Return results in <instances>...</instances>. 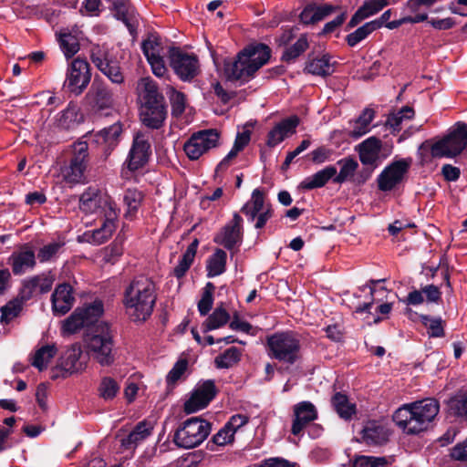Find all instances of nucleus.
Returning a JSON list of instances; mask_svg holds the SVG:
<instances>
[{
    "label": "nucleus",
    "mask_w": 467,
    "mask_h": 467,
    "mask_svg": "<svg viewBox=\"0 0 467 467\" xmlns=\"http://www.w3.org/2000/svg\"><path fill=\"white\" fill-rule=\"evenodd\" d=\"M337 164L340 167L339 172L334 176L335 183L342 184L346 182H352L355 178L358 162L353 157H345L337 161Z\"/></svg>",
    "instance_id": "e433bc0d"
},
{
    "label": "nucleus",
    "mask_w": 467,
    "mask_h": 467,
    "mask_svg": "<svg viewBox=\"0 0 467 467\" xmlns=\"http://www.w3.org/2000/svg\"><path fill=\"white\" fill-rule=\"evenodd\" d=\"M156 300L154 282L145 275H139L125 287L122 304L133 321L144 322L151 316Z\"/></svg>",
    "instance_id": "f03ea898"
},
{
    "label": "nucleus",
    "mask_w": 467,
    "mask_h": 467,
    "mask_svg": "<svg viewBox=\"0 0 467 467\" xmlns=\"http://www.w3.org/2000/svg\"><path fill=\"white\" fill-rule=\"evenodd\" d=\"M170 66L182 81H191L200 73V63L196 55L189 54L179 47L169 50Z\"/></svg>",
    "instance_id": "f8f14e48"
},
{
    "label": "nucleus",
    "mask_w": 467,
    "mask_h": 467,
    "mask_svg": "<svg viewBox=\"0 0 467 467\" xmlns=\"http://www.w3.org/2000/svg\"><path fill=\"white\" fill-rule=\"evenodd\" d=\"M215 383L208 379L199 385L184 403V411L188 414L204 409L216 396Z\"/></svg>",
    "instance_id": "6ab92c4d"
},
{
    "label": "nucleus",
    "mask_w": 467,
    "mask_h": 467,
    "mask_svg": "<svg viewBox=\"0 0 467 467\" xmlns=\"http://www.w3.org/2000/svg\"><path fill=\"white\" fill-rule=\"evenodd\" d=\"M64 245L63 243L53 242L44 245L39 249L37 253V258L41 263H46L50 261L53 257L57 255L61 247Z\"/></svg>",
    "instance_id": "e2e57ef3"
},
{
    "label": "nucleus",
    "mask_w": 467,
    "mask_h": 467,
    "mask_svg": "<svg viewBox=\"0 0 467 467\" xmlns=\"http://www.w3.org/2000/svg\"><path fill=\"white\" fill-rule=\"evenodd\" d=\"M234 434L226 425H224L216 434L212 438V442L218 446H224L234 441Z\"/></svg>",
    "instance_id": "69168bd1"
},
{
    "label": "nucleus",
    "mask_w": 467,
    "mask_h": 467,
    "mask_svg": "<svg viewBox=\"0 0 467 467\" xmlns=\"http://www.w3.org/2000/svg\"><path fill=\"white\" fill-rule=\"evenodd\" d=\"M422 324L428 329V335L431 337H442L444 336V327L441 317H431L422 315L420 317Z\"/></svg>",
    "instance_id": "13d9d810"
},
{
    "label": "nucleus",
    "mask_w": 467,
    "mask_h": 467,
    "mask_svg": "<svg viewBox=\"0 0 467 467\" xmlns=\"http://www.w3.org/2000/svg\"><path fill=\"white\" fill-rule=\"evenodd\" d=\"M313 9H314V22L316 24L319 21H322L327 16H330L337 9V7L332 5H329V4H325V5H320L313 4Z\"/></svg>",
    "instance_id": "774afa93"
},
{
    "label": "nucleus",
    "mask_w": 467,
    "mask_h": 467,
    "mask_svg": "<svg viewBox=\"0 0 467 467\" xmlns=\"http://www.w3.org/2000/svg\"><path fill=\"white\" fill-rule=\"evenodd\" d=\"M84 121L83 114L78 105L69 103L67 107L57 114L55 126L60 130H72Z\"/></svg>",
    "instance_id": "7c9ffc66"
},
{
    "label": "nucleus",
    "mask_w": 467,
    "mask_h": 467,
    "mask_svg": "<svg viewBox=\"0 0 467 467\" xmlns=\"http://www.w3.org/2000/svg\"><path fill=\"white\" fill-rule=\"evenodd\" d=\"M410 163L405 160L393 161L388 165L378 176V187L380 191L393 190L403 180L408 171Z\"/></svg>",
    "instance_id": "aec40b11"
},
{
    "label": "nucleus",
    "mask_w": 467,
    "mask_h": 467,
    "mask_svg": "<svg viewBox=\"0 0 467 467\" xmlns=\"http://www.w3.org/2000/svg\"><path fill=\"white\" fill-rule=\"evenodd\" d=\"M414 114V109L411 107L405 106L399 111L389 114L387 118L386 125L389 126L393 132L400 131L402 122L413 119Z\"/></svg>",
    "instance_id": "a18cd8bd"
},
{
    "label": "nucleus",
    "mask_w": 467,
    "mask_h": 467,
    "mask_svg": "<svg viewBox=\"0 0 467 467\" xmlns=\"http://www.w3.org/2000/svg\"><path fill=\"white\" fill-rule=\"evenodd\" d=\"M389 431L379 420H368L361 431V438L368 445L380 446L387 442Z\"/></svg>",
    "instance_id": "a878e982"
},
{
    "label": "nucleus",
    "mask_w": 467,
    "mask_h": 467,
    "mask_svg": "<svg viewBox=\"0 0 467 467\" xmlns=\"http://www.w3.org/2000/svg\"><path fill=\"white\" fill-rule=\"evenodd\" d=\"M57 348L55 345H46L38 348L32 358V366L36 368L39 371L47 368L49 361L56 356Z\"/></svg>",
    "instance_id": "37998d69"
},
{
    "label": "nucleus",
    "mask_w": 467,
    "mask_h": 467,
    "mask_svg": "<svg viewBox=\"0 0 467 467\" xmlns=\"http://www.w3.org/2000/svg\"><path fill=\"white\" fill-rule=\"evenodd\" d=\"M150 155L151 146L149 135L142 132L135 134L126 160L128 169L131 171H138L148 162Z\"/></svg>",
    "instance_id": "dca6fc26"
},
{
    "label": "nucleus",
    "mask_w": 467,
    "mask_h": 467,
    "mask_svg": "<svg viewBox=\"0 0 467 467\" xmlns=\"http://www.w3.org/2000/svg\"><path fill=\"white\" fill-rule=\"evenodd\" d=\"M241 350L236 347H231L214 358L217 368H229L237 364L241 358Z\"/></svg>",
    "instance_id": "49530a36"
},
{
    "label": "nucleus",
    "mask_w": 467,
    "mask_h": 467,
    "mask_svg": "<svg viewBox=\"0 0 467 467\" xmlns=\"http://www.w3.org/2000/svg\"><path fill=\"white\" fill-rule=\"evenodd\" d=\"M230 314L223 306H217L202 325L203 333L220 328L230 321Z\"/></svg>",
    "instance_id": "a19ab883"
},
{
    "label": "nucleus",
    "mask_w": 467,
    "mask_h": 467,
    "mask_svg": "<svg viewBox=\"0 0 467 467\" xmlns=\"http://www.w3.org/2000/svg\"><path fill=\"white\" fill-rule=\"evenodd\" d=\"M382 141L371 136L355 147L358 158L363 166L378 168L383 158H381Z\"/></svg>",
    "instance_id": "412c9836"
},
{
    "label": "nucleus",
    "mask_w": 467,
    "mask_h": 467,
    "mask_svg": "<svg viewBox=\"0 0 467 467\" xmlns=\"http://www.w3.org/2000/svg\"><path fill=\"white\" fill-rule=\"evenodd\" d=\"M59 44L67 58L73 57L79 50L78 38L70 33H61L59 36Z\"/></svg>",
    "instance_id": "6e6d98bb"
},
{
    "label": "nucleus",
    "mask_w": 467,
    "mask_h": 467,
    "mask_svg": "<svg viewBox=\"0 0 467 467\" xmlns=\"http://www.w3.org/2000/svg\"><path fill=\"white\" fill-rule=\"evenodd\" d=\"M90 58L94 65L113 83L123 81L119 63L109 57V53L104 47L96 46L91 48Z\"/></svg>",
    "instance_id": "f3484780"
},
{
    "label": "nucleus",
    "mask_w": 467,
    "mask_h": 467,
    "mask_svg": "<svg viewBox=\"0 0 467 467\" xmlns=\"http://www.w3.org/2000/svg\"><path fill=\"white\" fill-rule=\"evenodd\" d=\"M14 275H20L36 265V255L32 249L25 247L18 252H14L9 257Z\"/></svg>",
    "instance_id": "c756f323"
},
{
    "label": "nucleus",
    "mask_w": 467,
    "mask_h": 467,
    "mask_svg": "<svg viewBox=\"0 0 467 467\" xmlns=\"http://www.w3.org/2000/svg\"><path fill=\"white\" fill-rule=\"evenodd\" d=\"M54 281L55 277L50 273H43L24 280L19 294L21 300L27 301L36 294H46L49 292Z\"/></svg>",
    "instance_id": "4be33fe9"
},
{
    "label": "nucleus",
    "mask_w": 467,
    "mask_h": 467,
    "mask_svg": "<svg viewBox=\"0 0 467 467\" xmlns=\"http://www.w3.org/2000/svg\"><path fill=\"white\" fill-rule=\"evenodd\" d=\"M439 411V401L427 398L403 404L394 412L393 420L404 433L417 435L431 427Z\"/></svg>",
    "instance_id": "7ed1b4c3"
},
{
    "label": "nucleus",
    "mask_w": 467,
    "mask_h": 467,
    "mask_svg": "<svg viewBox=\"0 0 467 467\" xmlns=\"http://www.w3.org/2000/svg\"><path fill=\"white\" fill-rule=\"evenodd\" d=\"M215 285L208 282L202 291V298L198 302V311L201 316H206L213 307V292Z\"/></svg>",
    "instance_id": "4d7b16f0"
},
{
    "label": "nucleus",
    "mask_w": 467,
    "mask_h": 467,
    "mask_svg": "<svg viewBox=\"0 0 467 467\" xmlns=\"http://www.w3.org/2000/svg\"><path fill=\"white\" fill-rule=\"evenodd\" d=\"M337 174V168L333 165L325 167L316 173L305 178L300 187L304 190H313L325 186L330 179H334Z\"/></svg>",
    "instance_id": "2f4dec72"
},
{
    "label": "nucleus",
    "mask_w": 467,
    "mask_h": 467,
    "mask_svg": "<svg viewBox=\"0 0 467 467\" xmlns=\"http://www.w3.org/2000/svg\"><path fill=\"white\" fill-rule=\"evenodd\" d=\"M172 116H181L185 110L186 98L182 92L172 90L170 95Z\"/></svg>",
    "instance_id": "680f3d73"
},
{
    "label": "nucleus",
    "mask_w": 467,
    "mask_h": 467,
    "mask_svg": "<svg viewBox=\"0 0 467 467\" xmlns=\"http://www.w3.org/2000/svg\"><path fill=\"white\" fill-rule=\"evenodd\" d=\"M111 10L114 16L124 23L130 35L134 36L139 25L138 14L126 0H113Z\"/></svg>",
    "instance_id": "c85d7f7f"
},
{
    "label": "nucleus",
    "mask_w": 467,
    "mask_h": 467,
    "mask_svg": "<svg viewBox=\"0 0 467 467\" xmlns=\"http://www.w3.org/2000/svg\"><path fill=\"white\" fill-rule=\"evenodd\" d=\"M153 430L150 421L142 420L139 422L130 433L122 440V445L126 448L135 447L146 440Z\"/></svg>",
    "instance_id": "4c0bfd02"
},
{
    "label": "nucleus",
    "mask_w": 467,
    "mask_h": 467,
    "mask_svg": "<svg viewBox=\"0 0 467 467\" xmlns=\"http://www.w3.org/2000/svg\"><path fill=\"white\" fill-rule=\"evenodd\" d=\"M141 50L146 58L161 57L163 53L161 38L157 34H150L141 43Z\"/></svg>",
    "instance_id": "09e8293b"
},
{
    "label": "nucleus",
    "mask_w": 467,
    "mask_h": 467,
    "mask_svg": "<svg viewBox=\"0 0 467 467\" xmlns=\"http://www.w3.org/2000/svg\"><path fill=\"white\" fill-rule=\"evenodd\" d=\"M79 209L87 214L99 213L104 216L99 228L85 234L87 241L95 245L108 241L116 230L119 213V209L112 198L99 188L90 186L80 195Z\"/></svg>",
    "instance_id": "f257e3e1"
},
{
    "label": "nucleus",
    "mask_w": 467,
    "mask_h": 467,
    "mask_svg": "<svg viewBox=\"0 0 467 467\" xmlns=\"http://www.w3.org/2000/svg\"><path fill=\"white\" fill-rule=\"evenodd\" d=\"M188 367L186 359H179L170 370L166 377V381L169 385L175 383L185 373Z\"/></svg>",
    "instance_id": "0e129e2a"
},
{
    "label": "nucleus",
    "mask_w": 467,
    "mask_h": 467,
    "mask_svg": "<svg viewBox=\"0 0 467 467\" xmlns=\"http://www.w3.org/2000/svg\"><path fill=\"white\" fill-rule=\"evenodd\" d=\"M71 148V156L68 162L61 167L60 175L69 186L85 184L88 182L86 171L89 163L88 144L78 140Z\"/></svg>",
    "instance_id": "6e6552de"
},
{
    "label": "nucleus",
    "mask_w": 467,
    "mask_h": 467,
    "mask_svg": "<svg viewBox=\"0 0 467 467\" xmlns=\"http://www.w3.org/2000/svg\"><path fill=\"white\" fill-rule=\"evenodd\" d=\"M22 310V301L14 299L1 307V323L8 324L16 318Z\"/></svg>",
    "instance_id": "052dcab7"
},
{
    "label": "nucleus",
    "mask_w": 467,
    "mask_h": 467,
    "mask_svg": "<svg viewBox=\"0 0 467 467\" xmlns=\"http://www.w3.org/2000/svg\"><path fill=\"white\" fill-rule=\"evenodd\" d=\"M85 99L90 109L95 112L111 109L115 102L113 91L107 85L97 82L96 80L92 83L89 90L86 94Z\"/></svg>",
    "instance_id": "a211bd4d"
},
{
    "label": "nucleus",
    "mask_w": 467,
    "mask_h": 467,
    "mask_svg": "<svg viewBox=\"0 0 467 467\" xmlns=\"http://www.w3.org/2000/svg\"><path fill=\"white\" fill-rule=\"evenodd\" d=\"M299 123L300 119L296 115L282 119L267 133L266 145L269 148H275L286 138L295 134Z\"/></svg>",
    "instance_id": "5701e85b"
},
{
    "label": "nucleus",
    "mask_w": 467,
    "mask_h": 467,
    "mask_svg": "<svg viewBox=\"0 0 467 467\" xmlns=\"http://www.w3.org/2000/svg\"><path fill=\"white\" fill-rule=\"evenodd\" d=\"M91 79L89 64L87 60L77 57L67 67L64 87L75 95H80Z\"/></svg>",
    "instance_id": "ddd939ff"
},
{
    "label": "nucleus",
    "mask_w": 467,
    "mask_h": 467,
    "mask_svg": "<svg viewBox=\"0 0 467 467\" xmlns=\"http://www.w3.org/2000/svg\"><path fill=\"white\" fill-rule=\"evenodd\" d=\"M376 112L370 108H366L360 115L351 121L352 130L348 135L355 140L361 138L368 133L371 130V122L375 119Z\"/></svg>",
    "instance_id": "473e14b6"
},
{
    "label": "nucleus",
    "mask_w": 467,
    "mask_h": 467,
    "mask_svg": "<svg viewBox=\"0 0 467 467\" xmlns=\"http://www.w3.org/2000/svg\"><path fill=\"white\" fill-rule=\"evenodd\" d=\"M291 432L297 436L312 421L317 419L316 406L310 401H301L294 406Z\"/></svg>",
    "instance_id": "b1692460"
},
{
    "label": "nucleus",
    "mask_w": 467,
    "mask_h": 467,
    "mask_svg": "<svg viewBox=\"0 0 467 467\" xmlns=\"http://www.w3.org/2000/svg\"><path fill=\"white\" fill-rule=\"evenodd\" d=\"M78 310L81 311V316H83V319L88 326L89 324L97 321L102 316L104 312V305L101 300L96 299L89 304H84L82 306L78 307Z\"/></svg>",
    "instance_id": "c03bdc74"
},
{
    "label": "nucleus",
    "mask_w": 467,
    "mask_h": 467,
    "mask_svg": "<svg viewBox=\"0 0 467 467\" xmlns=\"http://www.w3.org/2000/svg\"><path fill=\"white\" fill-rule=\"evenodd\" d=\"M376 31L370 22L365 23L358 27L352 33L347 35L346 41L350 47H356L361 41L365 40L371 33Z\"/></svg>",
    "instance_id": "5fc2aeb1"
},
{
    "label": "nucleus",
    "mask_w": 467,
    "mask_h": 467,
    "mask_svg": "<svg viewBox=\"0 0 467 467\" xmlns=\"http://www.w3.org/2000/svg\"><path fill=\"white\" fill-rule=\"evenodd\" d=\"M122 133V126L119 122H116L107 128H104L98 133V137L101 138L109 147H115Z\"/></svg>",
    "instance_id": "864d4df0"
},
{
    "label": "nucleus",
    "mask_w": 467,
    "mask_h": 467,
    "mask_svg": "<svg viewBox=\"0 0 467 467\" xmlns=\"http://www.w3.org/2000/svg\"><path fill=\"white\" fill-rule=\"evenodd\" d=\"M389 463L386 457L359 455L354 459L353 467H388Z\"/></svg>",
    "instance_id": "bf43d9fd"
},
{
    "label": "nucleus",
    "mask_w": 467,
    "mask_h": 467,
    "mask_svg": "<svg viewBox=\"0 0 467 467\" xmlns=\"http://www.w3.org/2000/svg\"><path fill=\"white\" fill-rule=\"evenodd\" d=\"M98 391L104 400H111L119 393V385L113 378L104 377L100 380Z\"/></svg>",
    "instance_id": "3c124183"
},
{
    "label": "nucleus",
    "mask_w": 467,
    "mask_h": 467,
    "mask_svg": "<svg viewBox=\"0 0 467 467\" xmlns=\"http://www.w3.org/2000/svg\"><path fill=\"white\" fill-rule=\"evenodd\" d=\"M226 252L217 248L207 260V276L212 278L223 274L226 270Z\"/></svg>",
    "instance_id": "ea45409f"
},
{
    "label": "nucleus",
    "mask_w": 467,
    "mask_h": 467,
    "mask_svg": "<svg viewBox=\"0 0 467 467\" xmlns=\"http://www.w3.org/2000/svg\"><path fill=\"white\" fill-rule=\"evenodd\" d=\"M243 222L242 216L238 213H234L233 219L214 236L213 242L229 251L238 248L242 244L244 237Z\"/></svg>",
    "instance_id": "2eb2a0df"
},
{
    "label": "nucleus",
    "mask_w": 467,
    "mask_h": 467,
    "mask_svg": "<svg viewBox=\"0 0 467 467\" xmlns=\"http://www.w3.org/2000/svg\"><path fill=\"white\" fill-rule=\"evenodd\" d=\"M143 194L135 188H129L123 194V204L126 208L124 217L128 220H133L142 203Z\"/></svg>",
    "instance_id": "c9c22d12"
},
{
    "label": "nucleus",
    "mask_w": 467,
    "mask_h": 467,
    "mask_svg": "<svg viewBox=\"0 0 467 467\" xmlns=\"http://www.w3.org/2000/svg\"><path fill=\"white\" fill-rule=\"evenodd\" d=\"M333 150L325 146L317 148L311 152V160L314 163L321 164L331 160Z\"/></svg>",
    "instance_id": "338daca9"
},
{
    "label": "nucleus",
    "mask_w": 467,
    "mask_h": 467,
    "mask_svg": "<svg viewBox=\"0 0 467 467\" xmlns=\"http://www.w3.org/2000/svg\"><path fill=\"white\" fill-rule=\"evenodd\" d=\"M137 90L142 123L150 129L161 128L167 117V108L157 83L150 78H142L138 82Z\"/></svg>",
    "instance_id": "39448f33"
},
{
    "label": "nucleus",
    "mask_w": 467,
    "mask_h": 467,
    "mask_svg": "<svg viewBox=\"0 0 467 467\" xmlns=\"http://www.w3.org/2000/svg\"><path fill=\"white\" fill-rule=\"evenodd\" d=\"M334 62L328 55L309 58L305 71L315 76L327 77L334 72Z\"/></svg>",
    "instance_id": "f704fd0d"
},
{
    "label": "nucleus",
    "mask_w": 467,
    "mask_h": 467,
    "mask_svg": "<svg viewBox=\"0 0 467 467\" xmlns=\"http://www.w3.org/2000/svg\"><path fill=\"white\" fill-rule=\"evenodd\" d=\"M271 50L265 44L250 46L241 51L235 59H225L223 70L230 81L247 82L270 58Z\"/></svg>",
    "instance_id": "20e7f679"
},
{
    "label": "nucleus",
    "mask_w": 467,
    "mask_h": 467,
    "mask_svg": "<svg viewBox=\"0 0 467 467\" xmlns=\"http://www.w3.org/2000/svg\"><path fill=\"white\" fill-rule=\"evenodd\" d=\"M308 47V40L306 35H301L295 44L285 48L282 55V60L292 62L302 55Z\"/></svg>",
    "instance_id": "8fccbe9b"
},
{
    "label": "nucleus",
    "mask_w": 467,
    "mask_h": 467,
    "mask_svg": "<svg viewBox=\"0 0 467 467\" xmlns=\"http://www.w3.org/2000/svg\"><path fill=\"white\" fill-rule=\"evenodd\" d=\"M88 326L81 316V311L75 309V311L63 322L62 332L63 334H75L82 327Z\"/></svg>",
    "instance_id": "603ef678"
},
{
    "label": "nucleus",
    "mask_w": 467,
    "mask_h": 467,
    "mask_svg": "<svg viewBox=\"0 0 467 467\" xmlns=\"http://www.w3.org/2000/svg\"><path fill=\"white\" fill-rule=\"evenodd\" d=\"M211 431L209 421L199 417H192L175 431L173 442L179 448L192 449L202 444Z\"/></svg>",
    "instance_id": "1a4fd4ad"
},
{
    "label": "nucleus",
    "mask_w": 467,
    "mask_h": 467,
    "mask_svg": "<svg viewBox=\"0 0 467 467\" xmlns=\"http://www.w3.org/2000/svg\"><path fill=\"white\" fill-rule=\"evenodd\" d=\"M74 302L75 297L72 286L67 283L58 285L51 296L54 315L63 316L67 314L72 308Z\"/></svg>",
    "instance_id": "393cba45"
},
{
    "label": "nucleus",
    "mask_w": 467,
    "mask_h": 467,
    "mask_svg": "<svg viewBox=\"0 0 467 467\" xmlns=\"http://www.w3.org/2000/svg\"><path fill=\"white\" fill-rule=\"evenodd\" d=\"M220 135L215 130H203L193 133L184 144V151L192 161L218 145Z\"/></svg>",
    "instance_id": "4468645a"
},
{
    "label": "nucleus",
    "mask_w": 467,
    "mask_h": 467,
    "mask_svg": "<svg viewBox=\"0 0 467 467\" xmlns=\"http://www.w3.org/2000/svg\"><path fill=\"white\" fill-rule=\"evenodd\" d=\"M198 245L199 241L196 238L188 245L186 251L179 260L178 265L173 269V275L176 278L180 279L186 275L193 263Z\"/></svg>",
    "instance_id": "58836bf2"
},
{
    "label": "nucleus",
    "mask_w": 467,
    "mask_h": 467,
    "mask_svg": "<svg viewBox=\"0 0 467 467\" xmlns=\"http://www.w3.org/2000/svg\"><path fill=\"white\" fill-rule=\"evenodd\" d=\"M389 5V0H365L351 16L346 26V30L354 28L363 20L379 13Z\"/></svg>",
    "instance_id": "bb28decb"
},
{
    "label": "nucleus",
    "mask_w": 467,
    "mask_h": 467,
    "mask_svg": "<svg viewBox=\"0 0 467 467\" xmlns=\"http://www.w3.org/2000/svg\"><path fill=\"white\" fill-rule=\"evenodd\" d=\"M392 10H386L379 18L369 21L375 30L383 26L389 30L397 29L404 24H417L428 19V14H417L416 16H405L400 19L389 21Z\"/></svg>",
    "instance_id": "cd10ccee"
},
{
    "label": "nucleus",
    "mask_w": 467,
    "mask_h": 467,
    "mask_svg": "<svg viewBox=\"0 0 467 467\" xmlns=\"http://www.w3.org/2000/svg\"><path fill=\"white\" fill-rule=\"evenodd\" d=\"M82 350L79 346L73 345L61 358L60 367L67 372H78L85 368V362L81 361Z\"/></svg>",
    "instance_id": "72a5a7b5"
},
{
    "label": "nucleus",
    "mask_w": 467,
    "mask_h": 467,
    "mask_svg": "<svg viewBox=\"0 0 467 467\" xmlns=\"http://www.w3.org/2000/svg\"><path fill=\"white\" fill-rule=\"evenodd\" d=\"M248 222H254L255 229H262L267 221L274 215V209L270 203H265L264 192L256 188L253 191L251 198L241 208Z\"/></svg>",
    "instance_id": "9b49d317"
},
{
    "label": "nucleus",
    "mask_w": 467,
    "mask_h": 467,
    "mask_svg": "<svg viewBox=\"0 0 467 467\" xmlns=\"http://www.w3.org/2000/svg\"><path fill=\"white\" fill-rule=\"evenodd\" d=\"M332 405L340 418L349 420L356 413V406L349 402L347 395L337 392L331 400Z\"/></svg>",
    "instance_id": "79ce46f5"
},
{
    "label": "nucleus",
    "mask_w": 467,
    "mask_h": 467,
    "mask_svg": "<svg viewBox=\"0 0 467 467\" xmlns=\"http://www.w3.org/2000/svg\"><path fill=\"white\" fill-rule=\"evenodd\" d=\"M467 147V125L457 122L448 133L431 145V153L434 158H454Z\"/></svg>",
    "instance_id": "9d476101"
},
{
    "label": "nucleus",
    "mask_w": 467,
    "mask_h": 467,
    "mask_svg": "<svg viewBox=\"0 0 467 467\" xmlns=\"http://www.w3.org/2000/svg\"><path fill=\"white\" fill-rule=\"evenodd\" d=\"M269 358L288 365L301 358V340L294 331L275 332L266 337Z\"/></svg>",
    "instance_id": "0eeeda50"
},
{
    "label": "nucleus",
    "mask_w": 467,
    "mask_h": 467,
    "mask_svg": "<svg viewBox=\"0 0 467 467\" xmlns=\"http://www.w3.org/2000/svg\"><path fill=\"white\" fill-rule=\"evenodd\" d=\"M449 411L451 415L467 420V391H462L450 399Z\"/></svg>",
    "instance_id": "de8ad7c7"
},
{
    "label": "nucleus",
    "mask_w": 467,
    "mask_h": 467,
    "mask_svg": "<svg viewBox=\"0 0 467 467\" xmlns=\"http://www.w3.org/2000/svg\"><path fill=\"white\" fill-rule=\"evenodd\" d=\"M83 342L88 354L100 366L114 364L117 352L113 332L108 324L99 323L88 328Z\"/></svg>",
    "instance_id": "423d86ee"
}]
</instances>
